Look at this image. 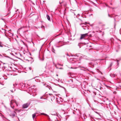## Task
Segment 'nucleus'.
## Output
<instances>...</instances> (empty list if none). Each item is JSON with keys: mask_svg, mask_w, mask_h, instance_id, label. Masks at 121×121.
I'll list each match as a JSON object with an SVG mask.
<instances>
[{"mask_svg": "<svg viewBox=\"0 0 121 121\" xmlns=\"http://www.w3.org/2000/svg\"><path fill=\"white\" fill-rule=\"evenodd\" d=\"M14 103L16 104L17 106L19 105V103L18 102H17L15 100H12L10 102V106L13 109H14V106L13 105V104Z\"/></svg>", "mask_w": 121, "mask_h": 121, "instance_id": "f257e3e1", "label": "nucleus"}, {"mask_svg": "<svg viewBox=\"0 0 121 121\" xmlns=\"http://www.w3.org/2000/svg\"><path fill=\"white\" fill-rule=\"evenodd\" d=\"M88 33H86L84 34H81V37L80 38V39H83L86 37L88 36Z\"/></svg>", "mask_w": 121, "mask_h": 121, "instance_id": "f03ea898", "label": "nucleus"}, {"mask_svg": "<svg viewBox=\"0 0 121 121\" xmlns=\"http://www.w3.org/2000/svg\"><path fill=\"white\" fill-rule=\"evenodd\" d=\"M42 83L43 86H44L46 87H48L49 90H50L51 89L52 90V87L46 83H44V82H42Z\"/></svg>", "mask_w": 121, "mask_h": 121, "instance_id": "7ed1b4c3", "label": "nucleus"}, {"mask_svg": "<svg viewBox=\"0 0 121 121\" xmlns=\"http://www.w3.org/2000/svg\"><path fill=\"white\" fill-rule=\"evenodd\" d=\"M49 95H48V97L49 98H50L52 101V100H54V96L52 94H49Z\"/></svg>", "mask_w": 121, "mask_h": 121, "instance_id": "20e7f679", "label": "nucleus"}, {"mask_svg": "<svg viewBox=\"0 0 121 121\" xmlns=\"http://www.w3.org/2000/svg\"><path fill=\"white\" fill-rule=\"evenodd\" d=\"M30 103H27L23 105V108H27L30 105Z\"/></svg>", "mask_w": 121, "mask_h": 121, "instance_id": "39448f33", "label": "nucleus"}, {"mask_svg": "<svg viewBox=\"0 0 121 121\" xmlns=\"http://www.w3.org/2000/svg\"><path fill=\"white\" fill-rule=\"evenodd\" d=\"M16 113L14 111H13L11 112L10 113V116L12 117H14L15 116Z\"/></svg>", "mask_w": 121, "mask_h": 121, "instance_id": "423d86ee", "label": "nucleus"}, {"mask_svg": "<svg viewBox=\"0 0 121 121\" xmlns=\"http://www.w3.org/2000/svg\"><path fill=\"white\" fill-rule=\"evenodd\" d=\"M20 87L22 88H24L25 87V85L23 83H20Z\"/></svg>", "mask_w": 121, "mask_h": 121, "instance_id": "0eeeda50", "label": "nucleus"}, {"mask_svg": "<svg viewBox=\"0 0 121 121\" xmlns=\"http://www.w3.org/2000/svg\"><path fill=\"white\" fill-rule=\"evenodd\" d=\"M52 114H51L52 115H57V113L56 111H54L52 112Z\"/></svg>", "mask_w": 121, "mask_h": 121, "instance_id": "6e6552de", "label": "nucleus"}, {"mask_svg": "<svg viewBox=\"0 0 121 121\" xmlns=\"http://www.w3.org/2000/svg\"><path fill=\"white\" fill-rule=\"evenodd\" d=\"M96 31L97 32H98V30L99 31V32H101V30H99V28L98 27H96Z\"/></svg>", "mask_w": 121, "mask_h": 121, "instance_id": "1a4fd4ad", "label": "nucleus"}, {"mask_svg": "<svg viewBox=\"0 0 121 121\" xmlns=\"http://www.w3.org/2000/svg\"><path fill=\"white\" fill-rule=\"evenodd\" d=\"M46 17L48 20L49 21H50V17L48 14L47 15Z\"/></svg>", "mask_w": 121, "mask_h": 121, "instance_id": "9d476101", "label": "nucleus"}, {"mask_svg": "<svg viewBox=\"0 0 121 121\" xmlns=\"http://www.w3.org/2000/svg\"><path fill=\"white\" fill-rule=\"evenodd\" d=\"M36 113H34V114H33L32 115V118L33 119H34V118L36 116Z\"/></svg>", "mask_w": 121, "mask_h": 121, "instance_id": "9b49d317", "label": "nucleus"}, {"mask_svg": "<svg viewBox=\"0 0 121 121\" xmlns=\"http://www.w3.org/2000/svg\"><path fill=\"white\" fill-rule=\"evenodd\" d=\"M41 115H43L45 116H47L48 117H49V116L46 114L44 113H41Z\"/></svg>", "mask_w": 121, "mask_h": 121, "instance_id": "f8f14e48", "label": "nucleus"}, {"mask_svg": "<svg viewBox=\"0 0 121 121\" xmlns=\"http://www.w3.org/2000/svg\"><path fill=\"white\" fill-rule=\"evenodd\" d=\"M110 75L111 77H115V74H110Z\"/></svg>", "mask_w": 121, "mask_h": 121, "instance_id": "ddd939ff", "label": "nucleus"}, {"mask_svg": "<svg viewBox=\"0 0 121 121\" xmlns=\"http://www.w3.org/2000/svg\"><path fill=\"white\" fill-rule=\"evenodd\" d=\"M83 28L84 30H86L87 29H88V28L86 26H84L83 27H82Z\"/></svg>", "mask_w": 121, "mask_h": 121, "instance_id": "4468645a", "label": "nucleus"}, {"mask_svg": "<svg viewBox=\"0 0 121 121\" xmlns=\"http://www.w3.org/2000/svg\"><path fill=\"white\" fill-rule=\"evenodd\" d=\"M80 56V54H76L75 55V56H78V57H79V56Z\"/></svg>", "mask_w": 121, "mask_h": 121, "instance_id": "2eb2a0df", "label": "nucleus"}, {"mask_svg": "<svg viewBox=\"0 0 121 121\" xmlns=\"http://www.w3.org/2000/svg\"><path fill=\"white\" fill-rule=\"evenodd\" d=\"M14 88V90H10V91H11V92H14L15 90V89L14 88Z\"/></svg>", "mask_w": 121, "mask_h": 121, "instance_id": "dca6fc26", "label": "nucleus"}, {"mask_svg": "<svg viewBox=\"0 0 121 121\" xmlns=\"http://www.w3.org/2000/svg\"><path fill=\"white\" fill-rule=\"evenodd\" d=\"M81 44H78V46L79 47V48H80L81 47Z\"/></svg>", "mask_w": 121, "mask_h": 121, "instance_id": "f3484780", "label": "nucleus"}, {"mask_svg": "<svg viewBox=\"0 0 121 121\" xmlns=\"http://www.w3.org/2000/svg\"><path fill=\"white\" fill-rule=\"evenodd\" d=\"M4 46V45L3 44H0V47H3Z\"/></svg>", "mask_w": 121, "mask_h": 121, "instance_id": "a211bd4d", "label": "nucleus"}, {"mask_svg": "<svg viewBox=\"0 0 121 121\" xmlns=\"http://www.w3.org/2000/svg\"><path fill=\"white\" fill-rule=\"evenodd\" d=\"M14 110H15V111H18L19 112V111H18V109H14Z\"/></svg>", "mask_w": 121, "mask_h": 121, "instance_id": "6ab92c4d", "label": "nucleus"}, {"mask_svg": "<svg viewBox=\"0 0 121 121\" xmlns=\"http://www.w3.org/2000/svg\"><path fill=\"white\" fill-rule=\"evenodd\" d=\"M95 112L97 113V114H98V115H100V114H99V113L97 112Z\"/></svg>", "mask_w": 121, "mask_h": 121, "instance_id": "aec40b11", "label": "nucleus"}, {"mask_svg": "<svg viewBox=\"0 0 121 121\" xmlns=\"http://www.w3.org/2000/svg\"><path fill=\"white\" fill-rule=\"evenodd\" d=\"M97 119L98 120H101V119L100 118H97Z\"/></svg>", "mask_w": 121, "mask_h": 121, "instance_id": "412c9836", "label": "nucleus"}, {"mask_svg": "<svg viewBox=\"0 0 121 121\" xmlns=\"http://www.w3.org/2000/svg\"><path fill=\"white\" fill-rule=\"evenodd\" d=\"M41 28H42L43 27V28H44V26H41Z\"/></svg>", "mask_w": 121, "mask_h": 121, "instance_id": "4be33fe9", "label": "nucleus"}, {"mask_svg": "<svg viewBox=\"0 0 121 121\" xmlns=\"http://www.w3.org/2000/svg\"><path fill=\"white\" fill-rule=\"evenodd\" d=\"M112 63H111L110 64V66H111L112 65Z\"/></svg>", "mask_w": 121, "mask_h": 121, "instance_id": "5701e85b", "label": "nucleus"}, {"mask_svg": "<svg viewBox=\"0 0 121 121\" xmlns=\"http://www.w3.org/2000/svg\"><path fill=\"white\" fill-rule=\"evenodd\" d=\"M55 67H56V68L57 69H58V68L57 67V65H55Z\"/></svg>", "mask_w": 121, "mask_h": 121, "instance_id": "b1692460", "label": "nucleus"}, {"mask_svg": "<svg viewBox=\"0 0 121 121\" xmlns=\"http://www.w3.org/2000/svg\"><path fill=\"white\" fill-rule=\"evenodd\" d=\"M29 69L30 70H31V67H29Z\"/></svg>", "mask_w": 121, "mask_h": 121, "instance_id": "393cba45", "label": "nucleus"}, {"mask_svg": "<svg viewBox=\"0 0 121 121\" xmlns=\"http://www.w3.org/2000/svg\"><path fill=\"white\" fill-rule=\"evenodd\" d=\"M119 61V60H117V63L118 64H119V63H118V62Z\"/></svg>", "mask_w": 121, "mask_h": 121, "instance_id": "a878e982", "label": "nucleus"}, {"mask_svg": "<svg viewBox=\"0 0 121 121\" xmlns=\"http://www.w3.org/2000/svg\"><path fill=\"white\" fill-rule=\"evenodd\" d=\"M108 16H109V17H112L110 16V15L109 14H108Z\"/></svg>", "mask_w": 121, "mask_h": 121, "instance_id": "bb28decb", "label": "nucleus"}, {"mask_svg": "<svg viewBox=\"0 0 121 121\" xmlns=\"http://www.w3.org/2000/svg\"><path fill=\"white\" fill-rule=\"evenodd\" d=\"M17 85V84H16V83L15 84H13V85L14 86L15 85Z\"/></svg>", "mask_w": 121, "mask_h": 121, "instance_id": "cd10ccee", "label": "nucleus"}, {"mask_svg": "<svg viewBox=\"0 0 121 121\" xmlns=\"http://www.w3.org/2000/svg\"><path fill=\"white\" fill-rule=\"evenodd\" d=\"M57 65H61L60 64H57Z\"/></svg>", "mask_w": 121, "mask_h": 121, "instance_id": "c85d7f7f", "label": "nucleus"}, {"mask_svg": "<svg viewBox=\"0 0 121 121\" xmlns=\"http://www.w3.org/2000/svg\"><path fill=\"white\" fill-rule=\"evenodd\" d=\"M40 99H43V97H41L40 98Z\"/></svg>", "mask_w": 121, "mask_h": 121, "instance_id": "c756f323", "label": "nucleus"}, {"mask_svg": "<svg viewBox=\"0 0 121 121\" xmlns=\"http://www.w3.org/2000/svg\"><path fill=\"white\" fill-rule=\"evenodd\" d=\"M114 21L115 22L116 21V19H115V18H114Z\"/></svg>", "mask_w": 121, "mask_h": 121, "instance_id": "7c9ffc66", "label": "nucleus"}, {"mask_svg": "<svg viewBox=\"0 0 121 121\" xmlns=\"http://www.w3.org/2000/svg\"><path fill=\"white\" fill-rule=\"evenodd\" d=\"M89 47H91V45H90V46H89Z\"/></svg>", "mask_w": 121, "mask_h": 121, "instance_id": "2f4dec72", "label": "nucleus"}, {"mask_svg": "<svg viewBox=\"0 0 121 121\" xmlns=\"http://www.w3.org/2000/svg\"><path fill=\"white\" fill-rule=\"evenodd\" d=\"M71 68V69H73V67H71V68Z\"/></svg>", "mask_w": 121, "mask_h": 121, "instance_id": "473e14b6", "label": "nucleus"}, {"mask_svg": "<svg viewBox=\"0 0 121 121\" xmlns=\"http://www.w3.org/2000/svg\"><path fill=\"white\" fill-rule=\"evenodd\" d=\"M43 99H46L45 98H43Z\"/></svg>", "mask_w": 121, "mask_h": 121, "instance_id": "72a5a7b5", "label": "nucleus"}, {"mask_svg": "<svg viewBox=\"0 0 121 121\" xmlns=\"http://www.w3.org/2000/svg\"><path fill=\"white\" fill-rule=\"evenodd\" d=\"M56 76H58V75H57V74H56Z\"/></svg>", "mask_w": 121, "mask_h": 121, "instance_id": "f704fd0d", "label": "nucleus"}, {"mask_svg": "<svg viewBox=\"0 0 121 121\" xmlns=\"http://www.w3.org/2000/svg\"><path fill=\"white\" fill-rule=\"evenodd\" d=\"M29 1H30L31 0H28Z\"/></svg>", "mask_w": 121, "mask_h": 121, "instance_id": "c9c22d12", "label": "nucleus"}, {"mask_svg": "<svg viewBox=\"0 0 121 121\" xmlns=\"http://www.w3.org/2000/svg\"><path fill=\"white\" fill-rule=\"evenodd\" d=\"M59 69H61V68H59Z\"/></svg>", "mask_w": 121, "mask_h": 121, "instance_id": "e433bc0d", "label": "nucleus"}, {"mask_svg": "<svg viewBox=\"0 0 121 121\" xmlns=\"http://www.w3.org/2000/svg\"><path fill=\"white\" fill-rule=\"evenodd\" d=\"M31 59H32V57H31Z\"/></svg>", "mask_w": 121, "mask_h": 121, "instance_id": "4c0bfd02", "label": "nucleus"}, {"mask_svg": "<svg viewBox=\"0 0 121 121\" xmlns=\"http://www.w3.org/2000/svg\"><path fill=\"white\" fill-rule=\"evenodd\" d=\"M117 16V15H116V16Z\"/></svg>", "mask_w": 121, "mask_h": 121, "instance_id": "58836bf2", "label": "nucleus"}, {"mask_svg": "<svg viewBox=\"0 0 121 121\" xmlns=\"http://www.w3.org/2000/svg\"><path fill=\"white\" fill-rule=\"evenodd\" d=\"M91 121H92V120Z\"/></svg>", "mask_w": 121, "mask_h": 121, "instance_id": "ea45409f", "label": "nucleus"}]
</instances>
